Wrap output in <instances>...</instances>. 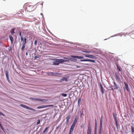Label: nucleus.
<instances>
[{"label": "nucleus", "mask_w": 134, "mask_h": 134, "mask_svg": "<svg viewBox=\"0 0 134 134\" xmlns=\"http://www.w3.org/2000/svg\"><path fill=\"white\" fill-rule=\"evenodd\" d=\"M64 58L67 59L68 60L63 59V62H68L69 61V58H68L65 57V58Z\"/></svg>", "instance_id": "6ab92c4d"}, {"label": "nucleus", "mask_w": 134, "mask_h": 134, "mask_svg": "<svg viewBox=\"0 0 134 134\" xmlns=\"http://www.w3.org/2000/svg\"><path fill=\"white\" fill-rule=\"evenodd\" d=\"M53 64L55 65H58L60 64L58 59L57 60H54L53 62Z\"/></svg>", "instance_id": "f8f14e48"}, {"label": "nucleus", "mask_w": 134, "mask_h": 134, "mask_svg": "<svg viewBox=\"0 0 134 134\" xmlns=\"http://www.w3.org/2000/svg\"><path fill=\"white\" fill-rule=\"evenodd\" d=\"M116 79L117 81H119L120 80V79L118 75L117 74H115Z\"/></svg>", "instance_id": "2eb2a0df"}, {"label": "nucleus", "mask_w": 134, "mask_h": 134, "mask_svg": "<svg viewBox=\"0 0 134 134\" xmlns=\"http://www.w3.org/2000/svg\"><path fill=\"white\" fill-rule=\"evenodd\" d=\"M21 42L22 43V47L21 48L22 51H23L25 47V44L26 43L27 39L26 37L23 38V36L21 37Z\"/></svg>", "instance_id": "f257e3e1"}, {"label": "nucleus", "mask_w": 134, "mask_h": 134, "mask_svg": "<svg viewBox=\"0 0 134 134\" xmlns=\"http://www.w3.org/2000/svg\"><path fill=\"white\" fill-rule=\"evenodd\" d=\"M26 10L29 12H31L34 10V7L32 5L28 4L26 6Z\"/></svg>", "instance_id": "f03ea898"}, {"label": "nucleus", "mask_w": 134, "mask_h": 134, "mask_svg": "<svg viewBox=\"0 0 134 134\" xmlns=\"http://www.w3.org/2000/svg\"><path fill=\"white\" fill-rule=\"evenodd\" d=\"M37 108L38 109L42 108V107H41V106H38V107H37Z\"/></svg>", "instance_id": "79ce46f5"}, {"label": "nucleus", "mask_w": 134, "mask_h": 134, "mask_svg": "<svg viewBox=\"0 0 134 134\" xmlns=\"http://www.w3.org/2000/svg\"><path fill=\"white\" fill-rule=\"evenodd\" d=\"M114 86H110V88H111L112 90H118L119 88V86L117 85L116 82H114Z\"/></svg>", "instance_id": "20e7f679"}, {"label": "nucleus", "mask_w": 134, "mask_h": 134, "mask_svg": "<svg viewBox=\"0 0 134 134\" xmlns=\"http://www.w3.org/2000/svg\"><path fill=\"white\" fill-rule=\"evenodd\" d=\"M83 52H85V53H90L91 52L90 51H83Z\"/></svg>", "instance_id": "4c0bfd02"}, {"label": "nucleus", "mask_w": 134, "mask_h": 134, "mask_svg": "<svg viewBox=\"0 0 134 134\" xmlns=\"http://www.w3.org/2000/svg\"><path fill=\"white\" fill-rule=\"evenodd\" d=\"M9 37L11 41V43H12L13 41V37L11 36H9Z\"/></svg>", "instance_id": "393cba45"}, {"label": "nucleus", "mask_w": 134, "mask_h": 134, "mask_svg": "<svg viewBox=\"0 0 134 134\" xmlns=\"http://www.w3.org/2000/svg\"><path fill=\"white\" fill-rule=\"evenodd\" d=\"M61 75V73H57V72H53V76H59Z\"/></svg>", "instance_id": "4468645a"}, {"label": "nucleus", "mask_w": 134, "mask_h": 134, "mask_svg": "<svg viewBox=\"0 0 134 134\" xmlns=\"http://www.w3.org/2000/svg\"><path fill=\"white\" fill-rule=\"evenodd\" d=\"M100 88L102 94H103L104 93V89L103 88L101 84L100 85Z\"/></svg>", "instance_id": "f3484780"}, {"label": "nucleus", "mask_w": 134, "mask_h": 134, "mask_svg": "<svg viewBox=\"0 0 134 134\" xmlns=\"http://www.w3.org/2000/svg\"><path fill=\"white\" fill-rule=\"evenodd\" d=\"M116 66L117 67V68L118 69L119 71H121V67H120V66L118 64H116Z\"/></svg>", "instance_id": "b1692460"}, {"label": "nucleus", "mask_w": 134, "mask_h": 134, "mask_svg": "<svg viewBox=\"0 0 134 134\" xmlns=\"http://www.w3.org/2000/svg\"><path fill=\"white\" fill-rule=\"evenodd\" d=\"M70 118V115H69L68 116H67L66 117V122L68 123L69 121V119Z\"/></svg>", "instance_id": "aec40b11"}, {"label": "nucleus", "mask_w": 134, "mask_h": 134, "mask_svg": "<svg viewBox=\"0 0 134 134\" xmlns=\"http://www.w3.org/2000/svg\"><path fill=\"white\" fill-rule=\"evenodd\" d=\"M59 126H58V127H56V129H58L59 128Z\"/></svg>", "instance_id": "09e8293b"}, {"label": "nucleus", "mask_w": 134, "mask_h": 134, "mask_svg": "<svg viewBox=\"0 0 134 134\" xmlns=\"http://www.w3.org/2000/svg\"><path fill=\"white\" fill-rule=\"evenodd\" d=\"M97 123L96 119H95V126L94 131H97Z\"/></svg>", "instance_id": "5701e85b"}, {"label": "nucleus", "mask_w": 134, "mask_h": 134, "mask_svg": "<svg viewBox=\"0 0 134 134\" xmlns=\"http://www.w3.org/2000/svg\"><path fill=\"white\" fill-rule=\"evenodd\" d=\"M62 96L64 97H66L67 96V94L66 93H62L61 94Z\"/></svg>", "instance_id": "473e14b6"}, {"label": "nucleus", "mask_w": 134, "mask_h": 134, "mask_svg": "<svg viewBox=\"0 0 134 134\" xmlns=\"http://www.w3.org/2000/svg\"><path fill=\"white\" fill-rule=\"evenodd\" d=\"M32 99L33 100H35L36 101H39L41 102H47V101L48 100L47 99H41L38 98H35L33 97L32 98Z\"/></svg>", "instance_id": "39448f33"}, {"label": "nucleus", "mask_w": 134, "mask_h": 134, "mask_svg": "<svg viewBox=\"0 0 134 134\" xmlns=\"http://www.w3.org/2000/svg\"><path fill=\"white\" fill-rule=\"evenodd\" d=\"M47 107H53L54 106V105H47Z\"/></svg>", "instance_id": "72a5a7b5"}, {"label": "nucleus", "mask_w": 134, "mask_h": 134, "mask_svg": "<svg viewBox=\"0 0 134 134\" xmlns=\"http://www.w3.org/2000/svg\"><path fill=\"white\" fill-rule=\"evenodd\" d=\"M68 134H71V133H69Z\"/></svg>", "instance_id": "8fccbe9b"}, {"label": "nucleus", "mask_w": 134, "mask_h": 134, "mask_svg": "<svg viewBox=\"0 0 134 134\" xmlns=\"http://www.w3.org/2000/svg\"><path fill=\"white\" fill-rule=\"evenodd\" d=\"M5 74L6 76L7 79L8 80L9 79V75H8V72L7 71H5Z\"/></svg>", "instance_id": "a211bd4d"}, {"label": "nucleus", "mask_w": 134, "mask_h": 134, "mask_svg": "<svg viewBox=\"0 0 134 134\" xmlns=\"http://www.w3.org/2000/svg\"><path fill=\"white\" fill-rule=\"evenodd\" d=\"M96 131H94V134H97Z\"/></svg>", "instance_id": "49530a36"}, {"label": "nucleus", "mask_w": 134, "mask_h": 134, "mask_svg": "<svg viewBox=\"0 0 134 134\" xmlns=\"http://www.w3.org/2000/svg\"><path fill=\"white\" fill-rule=\"evenodd\" d=\"M74 57L78 59H81L84 58V57L82 56H74Z\"/></svg>", "instance_id": "dca6fc26"}, {"label": "nucleus", "mask_w": 134, "mask_h": 134, "mask_svg": "<svg viewBox=\"0 0 134 134\" xmlns=\"http://www.w3.org/2000/svg\"><path fill=\"white\" fill-rule=\"evenodd\" d=\"M37 41L36 40H35L34 42V44L35 45L36 44V43H37Z\"/></svg>", "instance_id": "a19ab883"}, {"label": "nucleus", "mask_w": 134, "mask_h": 134, "mask_svg": "<svg viewBox=\"0 0 134 134\" xmlns=\"http://www.w3.org/2000/svg\"><path fill=\"white\" fill-rule=\"evenodd\" d=\"M42 108H47V105H41Z\"/></svg>", "instance_id": "f704fd0d"}, {"label": "nucleus", "mask_w": 134, "mask_h": 134, "mask_svg": "<svg viewBox=\"0 0 134 134\" xmlns=\"http://www.w3.org/2000/svg\"><path fill=\"white\" fill-rule=\"evenodd\" d=\"M91 132L92 131L91 127V123L90 122L88 125L87 134H91Z\"/></svg>", "instance_id": "423d86ee"}, {"label": "nucleus", "mask_w": 134, "mask_h": 134, "mask_svg": "<svg viewBox=\"0 0 134 134\" xmlns=\"http://www.w3.org/2000/svg\"><path fill=\"white\" fill-rule=\"evenodd\" d=\"M85 56L86 57H88L89 58L93 59H96V57L95 56L92 55H85Z\"/></svg>", "instance_id": "9b49d317"}, {"label": "nucleus", "mask_w": 134, "mask_h": 134, "mask_svg": "<svg viewBox=\"0 0 134 134\" xmlns=\"http://www.w3.org/2000/svg\"><path fill=\"white\" fill-rule=\"evenodd\" d=\"M131 129L132 131V134H134V127L133 126H131Z\"/></svg>", "instance_id": "cd10ccee"}, {"label": "nucleus", "mask_w": 134, "mask_h": 134, "mask_svg": "<svg viewBox=\"0 0 134 134\" xmlns=\"http://www.w3.org/2000/svg\"><path fill=\"white\" fill-rule=\"evenodd\" d=\"M113 116L114 117V119L115 122V123H116V127H117V129H118L119 128V124H118V121L117 120V118L116 116H115V115L114 114H113Z\"/></svg>", "instance_id": "0eeeda50"}, {"label": "nucleus", "mask_w": 134, "mask_h": 134, "mask_svg": "<svg viewBox=\"0 0 134 134\" xmlns=\"http://www.w3.org/2000/svg\"><path fill=\"white\" fill-rule=\"evenodd\" d=\"M49 128V127H47L46 128L45 130L43 131V133H44L45 132L48 130Z\"/></svg>", "instance_id": "c85d7f7f"}, {"label": "nucleus", "mask_w": 134, "mask_h": 134, "mask_svg": "<svg viewBox=\"0 0 134 134\" xmlns=\"http://www.w3.org/2000/svg\"><path fill=\"white\" fill-rule=\"evenodd\" d=\"M124 84H125V88H126V90L128 92H130V90L129 87L127 83L126 82H124Z\"/></svg>", "instance_id": "9d476101"}, {"label": "nucleus", "mask_w": 134, "mask_h": 134, "mask_svg": "<svg viewBox=\"0 0 134 134\" xmlns=\"http://www.w3.org/2000/svg\"><path fill=\"white\" fill-rule=\"evenodd\" d=\"M37 121H38V122H37V125H38L39 124H40V119H38L37 120Z\"/></svg>", "instance_id": "c9c22d12"}, {"label": "nucleus", "mask_w": 134, "mask_h": 134, "mask_svg": "<svg viewBox=\"0 0 134 134\" xmlns=\"http://www.w3.org/2000/svg\"><path fill=\"white\" fill-rule=\"evenodd\" d=\"M0 115H2L3 116H4V114L0 111Z\"/></svg>", "instance_id": "e433bc0d"}, {"label": "nucleus", "mask_w": 134, "mask_h": 134, "mask_svg": "<svg viewBox=\"0 0 134 134\" xmlns=\"http://www.w3.org/2000/svg\"><path fill=\"white\" fill-rule=\"evenodd\" d=\"M61 80L62 81H68L67 79L64 77H62Z\"/></svg>", "instance_id": "bb28decb"}, {"label": "nucleus", "mask_w": 134, "mask_h": 134, "mask_svg": "<svg viewBox=\"0 0 134 134\" xmlns=\"http://www.w3.org/2000/svg\"><path fill=\"white\" fill-rule=\"evenodd\" d=\"M81 127H82V125H81Z\"/></svg>", "instance_id": "3c124183"}, {"label": "nucleus", "mask_w": 134, "mask_h": 134, "mask_svg": "<svg viewBox=\"0 0 134 134\" xmlns=\"http://www.w3.org/2000/svg\"><path fill=\"white\" fill-rule=\"evenodd\" d=\"M59 63H63V59H58Z\"/></svg>", "instance_id": "c756f323"}, {"label": "nucleus", "mask_w": 134, "mask_h": 134, "mask_svg": "<svg viewBox=\"0 0 134 134\" xmlns=\"http://www.w3.org/2000/svg\"><path fill=\"white\" fill-rule=\"evenodd\" d=\"M77 118H75L73 122L72 123V124L74 125H75L76 123V122L77 121Z\"/></svg>", "instance_id": "412c9836"}, {"label": "nucleus", "mask_w": 134, "mask_h": 134, "mask_svg": "<svg viewBox=\"0 0 134 134\" xmlns=\"http://www.w3.org/2000/svg\"><path fill=\"white\" fill-rule=\"evenodd\" d=\"M21 33L20 32L19 33V36L21 37V36H21Z\"/></svg>", "instance_id": "c03bdc74"}, {"label": "nucleus", "mask_w": 134, "mask_h": 134, "mask_svg": "<svg viewBox=\"0 0 134 134\" xmlns=\"http://www.w3.org/2000/svg\"><path fill=\"white\" fill-rule=\"evenodd\" d=\"M40 4L41 5V7L42 8V6H43V4L42 3H41ZM39 5V4H38V5Z\"/></svg>", "instance_id": "a18cd8bd"}, {"label": "nucleus", "mask_w": 134, "mask_h": 134, "mask_svg": "<svg viewBox=\"0 0 134 134\" xmlns=\"http://www.w3.org/2000/svg\"><path fill=\"white\" fill-rule=\"evenodd\" d=\"M102 121H103V116H102L101 117V118L100 119V130L99 131L100 133H101V129L102 128Z\"/></svg>", "instance_id": "6e6552de"}, {"label": "nucleus", "mask_w": 134, "mask_h": 134, "mask_svg": "<svg viewBox=\"0 0 134 134\" xmlns=\"http://www.w3.org/2000/svg\"><path fill=\"white\" fill-rule=\"evenodd\" d=\"M26 55H28V53L27 52H26Z\"/></svg>", "instance_id": "de8ad7c7"}, {"label": "nucleus", "mask_w": 134, "mask_h": 134, "mask_svg": "<svg viewBox=\"0 0 134 134\" xmlns=\"http://www.w3.org/2000/svg\"><path fill=\"white\" fill-rule=\"evenodd\" d=\"M20 106L23 108L28 109L29 110H31L34 111H35V110L34 109L30 107H29L27 106L26 105L24 104H21L20 105Z\"/></svg>", "instance_id": "7ed1b4c3"}, {"label": "nucleus", "mask_w": 134, "mask_h": 134, "mask_svg": "<svg viewBox=\"0 0 134 134\" xmlns=\"http://www.w3.org/2000/svg\"><path fill=\"white\" fill-rule=\"evenodd\" d=\"M15 30V29L14 28H12L11 30L10 31V32L12 34H13L14 33V30Z\"/></svg>", "instance_id": "a878e982"}, {"label": "nucleus", "mask_w": 134, "mask_h": 134, "mask_svg": "<svg viewBox=\"0 0 134 134\" xmlns=\"http://www.w3.org/2000/svg\"><path fill=\"white\" fill-rule=\"evenodd\" d=\"M39 58V57L38 56H35L34 57V58L35 59H37V58Z\"/></svg>", "instance_id": "ea45409f"}, {"label": "nucleus", "mask_w": 134, "mask_h": 134, "mask_svg": "<svg viewBox=\"0 0 134 134\" xmlns=\"http://www.w3.org/2000/svg\"><path fill=\"white\" fill-rule=\"evenodd\" d=\"M88 61L90 62H93V63H94L95 62V61L94 60H90V59H88Z\"/></svg>", "instance_id": "2f4dec72"}, {"label": "nucleus", "mask_w": 134, "mask_h": 134, "mask_svg": "<svg viewBox=\"0 0 134 134\" xmlns=\"http://www.w3.org/2000/svg\"><path fill=\"white\" fill-rule=\"evenodd\" d=\"M75 125L74 124V125L73 124H72L70 128L69 133H71L73 132Z\"/></svg>", "instance_id": "1a4fd4ad"}, {"label": "nucleus", "mask_w": 134, "mask_h": 134, "mask_svg": "<svg viewBox=\"0 0 134 134\" xmlns=\"http://www.w3.org/2000/svg\"><path fill=\"white\" fill-rule=\"evenodd\" d=\"M81 62H86L88 61V59H82L81 60Z\"/></svg>", "instance_id": "7c9ffc66"}, {"label": "nucleus", "mask_w": 134, "mask_h": 134, "mask_svg": "<svg viewBox=\"0 0 134 134\" xmlns=\"http://www.w3.org/2000/svg\"><path fill=\"white\" fill-rule=\"evenodd\" d=\"M83 110H84V108H83L82 109H81L80 111V112L81 113L80 114V117L81 118H82V117H83Z\"/></svg>", "instance_id": "ddd939ff"}, {"label": "nucleus", "mask_w": 134, "mask_h": 134, "mask_svg": "<svg viewBox=\"0 0 134 134\" xmlns=\"http://www.w3.org/2000/svg\"><path fill=\"white\" fill-rule=\"evenodd\" d=\"M47 75L53 76V72H48L46 73Z\"/></svg>", "instance_id": "4be33fe9"}, {"label": "nucleus", "mask_w": 134, "mask_h": 134, "mask_svg": "<svg viewBox=\"0 0 134 134\" xmlns=\"http://www.w3.org/2000/svg\"><path fill=\"white\" fill-rule=\"evenodd\" d=\"M81 101V99H79L78 101V104H79V103H80Z\"/></svg>", "instance_id": "58836bf2"}, {"label": "nucleus", "mask_w": 134, "mask_h": 134, "mask_svg": "<svg viewBox=\"0 0 134 134\" xmlns=\"http://www.w3.org/2000/svg\"><path fill=\"white\" fill-rule=\"evenodd\" d=\"M0 126L1 127V129H2V130H3V127H2V125H1V124L0 123Z\"/></svg>", "instance_id": "37998d69"}]
</instances>
